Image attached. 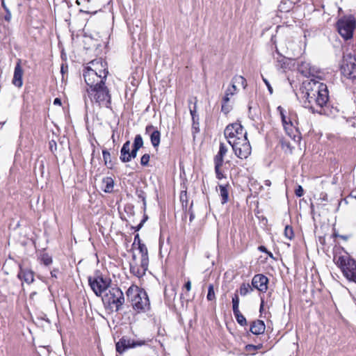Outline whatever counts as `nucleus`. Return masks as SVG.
<instances>
[{
  "label": "nucleus",
  "mask_w": 356,
  "mask_h": 356,
  "mask_svg": "<svg viewBox=\"0 0 356 356\" xmlns=\"http://www.w3.org/2000/svg\"><path fill=\"white\" fill-rule=\"evenodd\" d=\"M259 250L260 251H261V252H267V250H266V247L262 246V245L259 247Z\"/></svg>",
  "instance_id": "58"
},
{
  "label": "nucleus",
  "mask_w": 356,
  "mask_h": 356,
  "mask_svg": "<svg viewBox=\"0 0 356 356\" xmlns=\"http://www.w3.org/2000/svg\"><path fill=\"white\" fill-rule=\"evenodd\" d=\"M54 105H59V106H60L61 105V100H60V99H59V98L54 99Z\"/></svg>",
  "instance_id": "55"
},
{
  "label": "nucleus",
  "mask_w": 356,
  "mask_h": 356,
  "mask_svg": "<svg viewBox=\"0 0 356 356\" xmlns=\"http://www.w3.org/2000/svg\"><path fill=\"white\" fill-rule=\"evenodd\" d=\"M49 145L50 151L54 153L57 149V145H56V141L54 140H51V141H49Z\"/></svg>",
  "instance_id": "44"
},
{
  "label": "nucleus",
  "mask_w": 356,
  "mask_h": 356,
  "mask_svg": "<svg viewBox=\"0 0 356 356\" xmlns=\"http://www.w3.org/2000/svg\"><path fill=\"white\" fill-rule=\"evenodd\" d=\"M334 261L346 278L356 284V261L349 255L334 257Z\"/></svg>",
  "instance_id": "5"
},
{
  "label": "nucleus",
  "mask_w": 356,
  "mask_h": 356,
  "mask_svg": "<svg viewBox=\"0 0 356 356\" xmlns=\"http://www.w3.org/2000/svg\"><path fill=\"white\" fill-rule=\"evenodd\" d=\"M207 299L209 301H211L216 299L214 288L213 284H209L208 286V293L207 296Z\"/></svg>",
  "instance_id": "35"
},
{
  "label": "nucleus",
  "mask_w": 356,
  "mask_h": 356,
  "mask_svg": "<svg viewBox=\"0 0 356 356\" xmlns=\"http://www.w3.org/2000/svg\"><path fill=\"white\" fill-rule=\"evenodd\" d=\"M6 14L5 15V20L7 21V22H9L11 19V13L10 10H7V12H6Z\"/></svg>",
  "instance_id": "50"
},
{
  "label": "nucleus",
  "mask_w": 356,
  "mask_h": 356,
  "mask_svg": "<svg viewBox=\"0 0 356 356\" xmlns=\"http://www.w3.org/2000/svg\"><path fill=\"white\" fill-rule=\"evenodd\" d=\"M268 279L263 274L255 275L252 280V285L253 288L257 289L259 291L264 293L268 289Z\"/></svg>",
  "instance_id": "14"
},
{
  "label": "nucleus",
  "mask_w": 356,
  "mask_h": 356,
  "mask_svg": "<svg viewBox=\"0 0 356 356\" xmlns=\"http://www.w3.org/2000/svg\"><path fill=\"white\" fill-rule=\"evenodd\" d=\"M277 111L280 112L281 119H282V122L283 124V126H284L285 130L286 131H291V127H293V123L291 121V120L289 119V120H287V118L286 117V115L284 113V109L281 106H279L277 107Z\"/></svg>",
  "instance_id": "20"
},
{
  "label": "nucleus",
  "mask_w": 356,
  "mask_h": 356,
  "mask_svg": "<svg viewBox=\"0 0 356 356\" xmlns=\"http://www.w3.org/2000/svg\"><path fill=\"white\" fill-rule=\"evenodd\" d=\"M214 164H215V172L216 174V177L218 179H221L223 177V175L222 173L220 168L222 166L223 163H219V165H218V163H214Z\"/></svg>",
  "instance_id": "37"
},
{
  "label": "nucleus",
  "mask_w": 356,
  "mask_h": 356,
  "mask_svg": "<svg viewBox=\"0 0 356 356\" xmlns=\"http://www.w3.org/2000/svg\"><path fill=\"white\" fill-rule=\"evenodd\" d=\"M340 238H343L344 240H346L348 238L347 236H341V235H340Z\"/></svg>",
  "instance_id": "64"
},
{
  "label": "nucleus",
  "mask_w": 356,
  "mask_h": 356,
  "mask_svg": "<svg viewBox=\"0 0 356 356\" xmlns=\"http://www.w3.org/2000/svg\"><path fill=\"white\" fill-rule=\"evenodd\" d=\"M234 315L236 318V320L237 321V323L241 325V326H244V325H247V321H246V318L241 313L240 311L238 312H234Z\"/></svg>",
  "instance_id": "29"
},
{
  "label": "nucleus",
  "mask_w": 356,
  "mask_h": 356,
  "mask_svg": "<svg viewBox=\"0 0 356 356\" xmlns=\"http://www.w3.org/2000/svg\"><path fill=\"white\" fill-rule=\"evenodd\" d=\"M229 145L236 156L241 159H247L251 154L252 148L248 137L240 140H231Z\"/></svg>",
  "instance_id": "11"
},
{
  "label": "nucleus",
  "mask_w": 356,
  "mask_h": 356,
  "mask_svg": "<svg viewBox=\"0 0 356 356\" xmlns=\"http://www.w3.org/2000/svg\"><path fill=\"white\" fill-rule=\"evenodd\" d=\"M148 219V216L147 215H145L143 217V219L141 220V223L144 225V223L146 222V220Z\"/></svg>",
  "instance_id": "59"
},
{
  "label": "nucleus",
  "mask_w": 356,
  "mask_h": 356,
  "mask_svg": "<svg viewBox=\"0 0 356 356\" xmlns=\"http://www.w3.org/2000/svg\"><path fill=\"white\" fill-rule=\"evenodd\" d=\"M17 277L20 280H23L27 284H30L34 281V273L31 270L28 268H23L22 266H19V270L17 273Z\"/></svg>",
  "instance_id": "15"
},
{
  "label": "nucleus",
  "mask_w": 356,
  "mask_h": 356,
  "mask_svg": "<svg viewBox=\"0 0 356 356\" xmlns=\"http://www.w3.org/2000/svg\"><path fill=\"white\" fill-rule=\"evenodd\" d=\"M277 54H278V56L276 58L277 61V63H279L280 64L281 67H284V65H285L286 58L284 56L280 55L279 53Z\"/></svg>",
  "instance_id": "43"
},
{
  "label": "nucleus",
  "mask_w": 356,
  "mask_h": 356,
  "mask_svg": "<svg viewBox=\"0 0 356 356\" xmlns=\"http://www.w3.org/2000/svg\"><path fill=\"white\" fill-rule=\"evenodd\" d=\"M88 283L95 295L101 296L102 293L109 287L111 280L104 278L100 272L97 270L94 276L88 277Z\"/></svg>",
  "instance_id": "7"
},
{
  "label": "nucleus",
  "mask_w": 356,
  "mask_h": 356,
  "mask_svg": "<svg viewBox=\"0 0 356 356\" xmlns=\"http://www.w3.org/2000/svg\"><path fill=\"white\" fill-rule=\"evenodd\" d=\"M86 92L92 103L97 104L99 107L112 109L111 94L105 82L94 88H86Z\"/></svg>",
  "instance_id": "3"
},
{
  "label": "nucleus",
  "mask_w": 356,
  "mask_h": 356,
  "mask_svg": "<svg viewBox=\"0 0 356 356\" xmlns=\"http://www.w3.org/2000/svg\"><path fill=\"white\" fill-rule=\"evenodd\" d=\"M184 287L188 291H189L191 289V282L190 280L185 283Z\"/></svg>",
  "instance_id": "51"
},
{
  "label": "nucleus",
  "mask_w": 356,
  "mask_h": 356,
  "mask_svg": "<svg viewBox=\"0 0 356 356\" xmlns=\"http://www.w3.org/2000/svg\"><path fill=\"white\" fill-rule=\"evenodd\" d=\"M137 197L143 201L144 210L146 209V195L145 193L142 190H136Z\"/></svg>",
  "instance_id": "36"
},
{
  "label": "nucleus",
  "mask_w": 356,
  "mask_h": 356,
  "mask_svg": "<svg viewBox=\"0 0 356 356\" xmlns=\"http://www.w3.org/2000/svg\"><path fill=\"white\" fill-rule=\"evenodd\" d=\"M129 152H130V141L127 140L123 144V145L121 148V150H120V159L122 163L128 162V159L127 158V156L129 154Z\"/></svg>",
  "instance_id": "21"
},
{
  "label": "nucleus",
  "mask_w": 356,
  "mask_h": 356,
  "mask_svg": "<svg viewBox=\"0 0 356 356\" xmlns=\"http://www.w3.org/2000/svg\"><path fill=\"white\" fill-rule=\"evenodd\" d=\"M140 253L141 254L140 266L144 270H147L149 264L148 250L146 245L143 243L138 246Z\"/></svg>",
  "instance_id": "17"
},
{
  "label": "nucleus",
  "mask_w": 356,
  "mask_h": 356,
  "mask_svg": "<svg viewBox=\"0 0 356 356\" xmlns=\"http://www.w3.org/2000/svg\"><path fill=\"white\" fill-rule=\"evenodd\" d=\"M310 73H311L310 76L316 77L315 74L317 73V70H316V68L314 67L311 66Z\"/></svg>",
  "instance_id": "49"
},
{
  "label": "nucleus",
  "mask_w": 356,
  "mask_h": 356,
  "mask_svg": "<svg viewBox=\"0 0 356 356\" xmlns=\"http://www.w3.org/2000/svg\"><path fill=\"white\" fill-rule=\"evenodd\" d=\"M146 270H144V268H142L141 266L138 267L137 266H134V265H131V264L130 265V272L134 275H135V276H136L138 277H140L143 275H144Z\"/></svg>",
  "instance_id": "25"
},
{
  "label": "nucleus",
  "mask_w": 356,
  "mask_h": 356,
  "mask_svg": "<svg viewBox=\"0 0 356 356\" xmlns=\"http://www.w3.org/2000/svg\"><path fill=\"white\" fill-rule=\"evenodd\" d=\"M188 106L190 110V113L192 117V120L193 121V124L195 123V120H198V116L197 115V98L191 97L188 99Z\"/></svg>",
  "instance_id": "19"
},
{
  "label": "nucleus",
  "mask_w": 356,
  "mask_h": 356,
  "mask_svg": "<svg viewBox=\"0 0 356 356\" xmlns=\"http://www.w3.org/2000/svg\"><path fill=\"white\" fill-rule=\"evenodd\" d=\"M229 101H225V97L222 98L221 111L225 114H227L232 110V106L229 104Z\"/></svg>",
  "instance_id": "33"
},
{
  "label": "nucleus",
  "mask_w": 356,
  "mask_h": 356,
  "mask_svg": "<svg viewBox=\"0 0 356 356\" xmlns=\"http://www.w3.org/2000/svg\"><path fill=\"white\" fill-rule=\"evenodd\" d=\"M219 188H220V195L222 198L221 202H222V204H225V203L227 202L228 199H229V193H228L227 186V185H225V186L220 185Z\"/></svg>",
  "instance_id": "26"
},
{
  "label": "nucleus",
  "mask_w": 356,
  "mask_h": 356,
  "mask_svg": "<svg viewBox=\"0 0 356 356\" xmlns=\"http://www.w3.org/2000/svg\"><path fill=\"white\" fill-rule=\"evenodd\" d=\"M264 305V302L263 298H261V302L260 309H259L260 312L263 309Z\"/></svg>",
  "instance_id": "61"
},
{
  "label": "nucleus",
  "mask_w": 356,
  "mask_h": 356,
  "mask_svg": "<svg viewBox=\"0 0 356 356\" xmlns=\"http://www.w3.org/2000/svg\"><path fill=\"white\" fill-rule=\"evenodd\" d=\"M266 325L261 320L254 321L250 327V331L255 335L263 334L265 331Z\"/></svg>",
  "instance_id": "18"
},
{
  "label": "nucleus",
  "mask_w": 356,
  "mask_h": 356,
  "mask_svg": "<svg viewBox=\"0 0 356 356\" xmlns=\"http://www.w3.org/2000/svg\"><path fill=\"white\" fill-rule=\"evenodd\" d=\"M1 6L6 12H7V10H9V9L8 8V7L6 6V5L4 2V0L1 1Z\"/></svg>",
  "instance_id": "57"
},
{
  "label": "nucleus",
  "mask_w": 356,
  "mask_h": 356,
  "mask_svg": "<svg viewBox=\"0 0 356 356\" xmlns=\"http://www.w3.org/2000/svg\"><path fill=\"white\" fill-rule=\"evenodd\" d=\"M264 184L266 186H270L271 185V181L268 179L264 181Z\"/></svg>",
  "instance_id": "60"
},
{
  "label": "nucleus",
  "mask_w": 356,
  "mask_h": 356,
  "mask_svg": "<svg viewBox=\"0 0 356 356\" xmlns=\"http://www.w3.org/2000/svg\"><path fill=\"white\" fill-rule=\"evenodd\" d=\"M341 74L349 79H356V56L351 54H344L341 63Z\"/></svg>",
  "instance_id": "8"
},
{
  "label": "nucleus",
  "mask_w": 356,
  "mask_h": 356,
  "mask_svg": "<svg viewBox=\"0 0 356 356\" xmlns=\"http://www.w3.org/2000/svg\"><path fill=\"white\" fill-rule=\"evenodd\" d=\"M140 244H143V243H142V241L140 238L139 234H137L134 236V241L133 245H137L138 246Z\"/></svg>",
  "instance_id": "47"
},
{
  "label": "nucleus",
  "mask_w": 356,
  "mask_h": 356,
  "mask_svg": "<svg viewBox=\"0 0 356 356\" xmlns=\"http://www.w3.org/2000/svg\"><path fill=\"white\" fill-rule=\"evenodd\" d=\"M333 236H334V237H340V235H339V234H338L334 233V234H333Z\"/></svg>",
  "instance_id": "63"
},
{
  "label": "nucleus",
  "mask_w": 356,
  "mask_h": 356,
  "mask_svg": "<svg viewBox=\"0 0 356 356\" xmlns=\"http://www.w3.org/2000/svg\"><path fill=\"white\" fill-rule=\"evenodd\" d=\"M284 236L288 239H293V238L294 237V233L292 227L290 225H286L284 231Z\"/></svg>",
  "instance_id": "32"
},
{
  "label": "nucleus",
  "mask_w": 356,
  "mask_h": 356,
  "mask_svg": "<svg viewBox=\"0 0 356 356\" xmlns=\"http://www.w3.org/2000/svg\"><path fill=\"white\" fill-rule=\"evenodd\" d=\"M235 94H236V92L230 86H229L225 91V94L224 96L225 100L229 101V97L233 96Z\"/></svg>",
  "instance_id": "39"
},
{
  "label": "nucleus",
  "mask_w": 356,
  "mask_h": 356,
  "mask_svg": "<svg viewBox=\"0 0 356 356\" xmlns=\"http://www.w3.org/2000/svg\"><path fill=\"white\" fill-rule=\"evenodd\" d=\"M132 308L138 313L146 312L150 309V302L145 289L131 285L126 292Z\"/></svg>",
  "instance_id": "2"
},
{
  "label": "nucleus",
  "mask_w": 356,
  "mask_h": 356,
  "mask_svg": "<svg viewBox=\"0 0 356 356\" xmlns=\"http://www.w3.org/2000/svg\"><path fill=\"white\" fill-rule=\"evenodd\" d=\"M227 152V147L222 143H220L219 151L214 157V163H223V158Z\"/></svg>",
  "instance_id": "22"
},
{
  "label": "nucleus",
  "mask_w": 356,
  "mask_h": 356,
  "mask_svg": "<svg viewBox=\"0 0 356 356\" xmlns=\"http://www.w3.org/2000/svg\"><path fill=\"white\" fill-rule=\"evenodd\" d=\"M238 305H239V297L237 293H235L234 295V296L232 297L233 313L239 311Z\"/></svg>",
  "instance_id": "34"
},
{
  "label": "nucleus",
  "mask_w": 356,
  "mask_h": 356,
  "mask_svg": "<svg viewBox=\"0 0 356 356\" xmlns=\"http://www.w3.org/2000/svg\"><path fill=\"white\" fill-rule=\"evenodd\" d=\"M225 137L227 139L228 143L231 140H240L247 137V132L243 129V126L238 122L228 124L224 131Z\"/></svg>",
  "instance_id": "10"
},
{
  "label": "nucleus",
  "mask_w": 356,
  "mask_h": 356,
  "mask_svg": "<svg viewBox=\"0 0 356 356\" xmlns=\"http://www.w3.org/2000/svg\"><path fill=\"white\" fill-rule=\"evenodd\" d=\"M237 86V84H236V83H234V82H233V78H232V79L231 83H230V86H230V87H231L234 90H235V91L237 92L238 90H237V86Z\"/></svg>",
  "instance_id": "52"
},
{
  "label": "nucleus",
  "mask_w": 356,
  "mask_h": 356,
  "mask_svg": "<svg viewBox=\"0 0 356 356\" xmlns=\"http://www.w3.org/2000/svg\"><path fill=\"white\" fill-rule=\"evenodd\" d=\"M252 289L251 288L249 284H242L240 286V294L241 296H246L250 291H252Z\"/></svg>",
  "instance_id": "31"
},
{
  "label": "nucleus",
  "mask_w": 356,
  "mask_h": 356,
  "mask_svg": "<svg viewBox=\"0 0 356 356\" xmlns=\"http://www.w3.org/2000/svg\"><path fill=\"white\" fill-rule=\"evenodd\" d=\"M91 0H76V3L78 5H81L83 2L90 3Z\"/></svg>",
  "instance_id": "56"
},
{
  "label": "nucleus",
  "mask_w": 356,
  "mask_h": 356,
  "mask_svg": "<svg viewBox=\"0 0 356 356\" xmlns=\"http://www.w3.org/2000/svg\"><path fill=\"white\" fill-rule=\"evenodd\" d=\"M108 71L106 69L100 70L99 73L90 67H86L83 70V76L88 86L87 88H92L106 82Z\"/></svg>",
  "instance_id": "6"
},
{
  "label": "nucleus",
  "mask_w": 356,
  "mask_h": 356,
  "mask_svg": "<svg viewBox=\"0 0 356 356\" xmlns=\"http://www.w3.org/2000/svg\"><path fill=\"white\" fill-rule=\"evenodd\" d=\"M143 225L140 222L136 227H131V229L137 232L139 231L143 227Z\"/></svg>",
  "instance_id": "53"
},
{
  "label": "nucleus",
  "mask_w": 356,
  "mask_h": 356,
  "mask_svg": "<svg viewBox=\"0 0 356 356\" xmlns=\"http://www.w3.org/2000/svg\"><path fill=\"white\" fill-rule=\"evenodd\" d=\"M262 80L264 81V82L265 83L266 86H267L268 90L270 94H272L273 92V88L271 87L269 81L266 78H264V76H262Z\"/></svg>",
  "instance_id": "46"
},
{
  "label": "nucleus",
  "mask_w": 356,
  "mask_h": 356,
  "mask_svg": "<svg viewBox=\"0 0 356 356\" xmlns=\"http://www.w3.org/2000/svg\"><path fill=\"white\" fill-rule=\"evenodd\" d=\"M102 154H103V159H104V163L106 165H107L108 163H111V154H110V152L106 150V149H104L102 151Z\"/></svg>",
  "instance_id": "41"
},
{
  "label": "nucleus",
  "mask_w": 356,
  "mask_h": 356,
  "mask_svg": "<svg viewBox=\"0 0 356 356\" xmlns=\"http://www.w3.org/2000/svg\"><path fill=\"white\" fill-rule=\"evenodd\" d=\"M303 188L301 186H298V187L295 191V194L297 197H302L303 195Z\"/></svg>",
  "instance_id": "45"
},
{
  "label": "nucleus",
  "mask_w": 356,
  "mask_h": 356,
  "mask_svg": "<svg viewBox=\"0 0 356 356\" xmlns=\"http://www.w3.org/2000/svg\"><path fill=\"white\" fill-rule=\"evenodd\" d=\"M143 146V140L140 134H137L134 140L133 147L140 149Z\"/></svg>",
  "instance_id": "30"
},
{
  "label": "nucleus",
  "mask_w": 356,
  "mask_h": 356,
  "mask_svg": "<svg viewBox=\"0 0 356 356\" xmlns=\"http://www.w3.org/2000/svg\"><path fill=\"white\" fill-rule=\"evenodd\" d=\"M311 64L307 62H302L298 65V72L306 77H309L311 75L310 67Z\"/></svg>",
  "instance_id": "24"
},
{
  "label": "nucleus",
  "mask_w": 356,
  "mask_h": 356,
  "mask_svg": "<svg viewBox=\"0 0 356 356\" xmlns=\"http://www.w3.org/2000/svg\"><path fill=\"white\" fill-rule=\"evenodd\" d=\"M114 181L110 177H104L102 179V190L105 193H111L113 190Z\"/></svg>",
  "instance_id": "23"
},
{
  "label": "nucleus",
  "mask_w": 356,
  "mask_h": 356,
  "mask_svg": "<svg viewBox=\"0 0 356 356\" xmlns=\"http://www.w3.org/2000/svg\"><path fill=\"white\" fill-rule=\"evenodd\" d=\"M41 261L45 266H49L52 263L51 257L47 254H44L42 255Z\"/></svg>",
  "instance_id": "38"
},
{
  "label": "nucleus",
  "mask_w": 356,
  "mask_h": 356,
  "mask_svg": "<svg viewBox=\"0 0 356 356\" xmlns=\"http://www.w3.org/2000/svg\"><path fill=\"white\" fill-rule=\"evenodd\" d=\"M355 27V20L353 17H343L337 22V31L345 40L352 38Z\"/></svg>",
  "instance_id": "9"
},
{
  "label": "nucleus",
  "mask_w": 356,
  "mask_h": 356,
  "mask_svg": "<svg viewBox=\"0 0 356 356\" xmlns=\"http://www.w3.org/2000/svg\"><path fill=\"white\" fill-rule=\"evenodd\" d=\"M150 156L149 154H143L140 158V164L143 166H147L149 165Z\"/></svg>",
  "instance_id": "40"
},
{
  "label": "nucleus",
  "mask_w": 356,
  "mask_h": 356,
  "mask_svg": "<svg viewBox=\"0 0 356 356\" xmlns=\"http://www.w3.org/2000/svg\"><path fill=\"white\" fill-rule=\"evenodd\" d=\"M102 301L106 309L111 312H118L124 303V293L120 288L113 287L104 294Z\"/></svg>",
  "instance_id": "4"
},
{
  "label": "nucleus",
  "mask_w": 356,
  "mask_h": 356,
  "mask_svg": "<svg viewBox=\"0 0 356 356\" xmlns=\"http://www.w3.org/2000/svg\"><path fill=\"white\" fill-rule=\"evenodd\" d=\"M22 76L23 70L21 67L20 63L18 62L15 67L14 74L12 81L13 84L17 88H21L23 85Z\"/></svg>",
  "instance_id": "16"
},
{
  "label": "nucleus",
  "mask_w": 356,
  "mask_h": 356,
  "mask_svg": "<svg viewBox=\"0 0 356 356\" xmlns=\"http://www.w3.org/2000/svg\"><path fill=\"white\" fill-rule=\"evenodd\" d=\"M58 272V269H54L53 270L51 271V275L52 277H55L56 278L57 277V273Z\"/></svg>",
  "instance_id": "54"
},
{
  "label": "nucleus",
  "mask_w": 356,
  "mask_h": 356,
  "mask_svg": "<svg viewBox=\"0 0 356 356\" xmlns=\"http://www.w3.org/2000/svg\"><path fill=\"white\" fill-rule=\"evenodd\" d=\"M192 205H193V203H191V207L188 210V211L190 212V218H189L190 222H192L195 218V215H194L193 211L191 210Z\"/></svg>",
  "instance_id": "48"
},
{
  "label": "nucleus",
  "mask_w": 356,
  "mask_h": 356,
  "mask_svg": "<svg viewBox=\"0 0 356 356\" xmlns=\"http://www.w3.org/2000/svg\"><path fill=\"white\" fill-rule=\"evenodd\" d=\"M145 134L149 136L152 145L154 148L157 149L161 143V133L157 127H154L152 124H148L145 127Z\"/></svg>",
  "instance_id": "13"
},
{
  "label": "nucleus",
  "mask_w": 356,
  "mask_h": 356,
  "mask_svg": "<svg viewBox=\"0 0 356 356\" xmlns=\"http://www.w3.org/2000/svg\"><path fill=\"white\" fill-rule=\"evenodd\" d=\"M145 343L146 341L145 340H135L123 337L116 343L115 348L118 353L122 354L129 348L141 346Z\"/></svg>",
  "instance_id": "12"
},
{
  "label": "nucleus",
  "mask_w": 356,
  "mask_h": 356,
  "mask_svg": "<svg viewBox=\"0 0 356 356\" xmlns=\"http://www.w3.org/2000/svg\"><path fill=\"white\" fill-rule=\"evenodd\" d=\"M263 347L261 343L258 345L248 344L245 347V351L249 355H254L257 350L261 349Z\"/></svg>",
  "instance_id": "27"
},
{
  "label": "nucleus",
  "mask_w": 356,
  "mask_h": 356,
  "mask_svg": "<svg viewBox=\"0 0 356 356\" xmlns=\"http://www.w3.org/2000/svg\"><path fill=\"white\" fill-rule=\"evenodd\" d=\"M139 149L135 147H132L131 151H130L129 154L127 156L128 162H129L132 159H135L137 156L138 151Z\"/></svg>",
  "instance_id": "42"
},
{
  "label": "nucleus",
  "mask_w": 356,
  "mask_h": 356,
  "mask_svg": "<svg viewBox=\"0 0 356 356\" xmlns=\"http://www.w3.org/2000/svg\"><path fill=\"white\" fill-rule=\"evenodd\" d=\"M304 106L308 108L312 113L325 114L329 96L327 87L315 79H312L305 86Z\"/></svg>",
  "instance_id": "1"
},
{
  "label": "nucleus",
  "mask_w": 356,
  "mask_h": 356,
  "mask_svg": "<svg viewBox=\"0 0 356 356\" xmlns=\"http://www.w3.org/2000/svg\"><path fill=\"white\" fill-rule=\"evenodd\" d=\"M233 82L237 85H241L243 89H245L248 86L246 79L243 76L240 75H235L233 77Z\"/></svg>",
  "instance_id": "28"
},
{
  "label": "nucleus",
  "mask_w": 356,
  "mask_h": 356,
  "mask_svg": "<svg viewBox=\"0 0 356 356\" xmlns=\"http://www.w3.org/2000/svg\"><path fill=\"white\" fill-rule=\"evenodd\" d=\"M322 199H323V200H324V201H327V194H325V195H323V197Z\"/></svg>",
  "instance_id": "62"
}]
</instances>
